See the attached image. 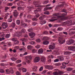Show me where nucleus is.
<instances>
[{
    "label": "nucleus",
    "instance_id": "1",
    "mask_svg": "<svg viewBox=\"0 0 75 75\" xmlns=\"http://www.w3.org/2000/svg\"><path fill=\"white\" fill-rule=\"evenodd\" d=\"M55 44L54 43H52V45H49V48L50 50H54L55 48Z\"/></svg>",
    "mask_w": 75,
    "mask_h": 75
},
{
    "label": "nucleus",
    "instance_id": "2",
    "mask_svg": "<svg viewBox=\"0 0 75 75\" xmlns=\"http://www.w3.org/2000/svg\"><path fill=\"white\" fill-rule=\"evenodd\" d=\"M66 9L67 10H66V13H71V11H72V9H71V8L69 6H68V4H67V5H66Z\"/></svg>",
    "mask_w": 75,
    "mask_h": 75
},
{
    "label": "nucleus",
    "instance_id": "3",
    "mask_svg": "<svg viewBox=\"0 0 75 75\" xmlns=\"http://www.w3.org/2000/svg\"><path fill=\"white\" fill-rule=\"evenodd\" d=\"M68 50L72 51H75V46H70L68 47Z\"/></svg>",
    "mask_w": 75,
    "mask_h": 75
},
{
    "label": "nucleus",
    "instance_id": "4",
    "mask_svg": "<svg viewBox=\"0 0 75 75\" xmlns=\"http://www.w3.org/2000/svg\"><path fill=\"white\" fill-rule=\"evenodd\" d=\"M1 26H2V28L3 29H6V28H7V27H8L7 24L6 23L4 22L2 23Z\"/></svg>",
    "mask_w": 75,
    "mask_h": 75
},
{
    "label": "nucleus",
    "instance_id": "5",
    "mask_svg": "<svg viewBox=\"0 0 75 75\" xmlns=\"http://www.w3.org/2000/svg\"><path fill=\"white\" fill-rule=\"evenodd\" d=\"M40 60V58L39 57H36L34 59V62L35 63L38 62Z\"/></svg>",
    "mask_w": 75,
    "mask_h": 75
},
{
    "label": "nucleus",
    "instance_id": "6",
    "mask_svg": "<svg viewBox=\"0 0 75 75\" xmlns=\"http://www.w3.org/2000/svg\"><path fill=\"white\" fill-rule=\"evenodd\" d=\"M29 35L30 37L31 38H33L35 36V34L34 33L32 32L29 33Z\"/></svg>",
    "mask_w": 75,
    "mask_h": 75
},
{
    "label": "nucleus",
    "instance_id": "7",
    "mask_svg": "<svg viewBox=\"0 0 75 75\" xmlns=\"http://www.w3.org/2000/svg\"><path fill=\"white\" fill-rule=\"evenodd\" d=\"M18 12L16 11H15L13 12V16L15 18H17V17L18 16Z\"/></svg>",
    "mask_w": 75,
    "mask_h": 75
},
{
    "label": "nucleus",
    "instance_id": "8",
    "mask_svg": "<svg viewBox=\"0 0 75 75\" xmlns=\"http://www.w3.org/2000/svg\"><path fill=\"white\" fill-rule=\"evenodd\" d=\"M15 35L16 36V37H20V36H21V35H22V32H17L15 34Z\"/></svg>",
    "mask_w": 75,
    "mask_h": 75
},
{
    "label": "nucleus",
    "instance_id": "9",
    "mask_svg": "<svg viewBox=\"0 0 75 75\" xmlns=\"http://www.w3.org/2000/svg\"><path fill=\"white\" fill-rule=\"evenodd\" d=\"M45 68H46V69H53V67L49 65H45Z\"/></svg>",
    "mask_w": 75,
    "mask_h": 75
},
{
    "label": "nucleus",
    "instance_id": "10",
    "mask_svg": "<svg viewBox=\"0 0 75 75\" xmlns=\"http://www.w3.org/2000/svg\"><path fill=\"white\" fill-rule=\"evenodd\" d=\"M40 60L42 62H45L46 61V59L45 58V57L42 56L40 58Z\"/></svg>",
    "mask_w": 75,
    "mask_h": 75
},
{
    "label": "nucleus",
    "instance_id": "11",
    "mask_svg": "<svg viewBox=\"0 0 75 75\" xmlns=\"http://www.w3.org/2000/svg\"><path fill=\"white\" fill-rule=\"evenodd\" d=\"M58 41V42H60L61 40H62V39H64V36L63 35H61V36L59 37Z\"/></svg>",
    "mask_w": 75,
    "mask_h": 75
},
{
    "label": "nucleus",
    "instance_id": "12",
    "mask_svg": "<svg viewBox=\"0 0 75 75\" xmlns=\"http://www.w3.org/2000/svg\"><path fill=\"white\" fill-rule=\"evenodd\" d=\"M66 63H63L62 64V66L61 67V69H62L63 68L64 69L66 67Z\"/></svg>",
    "mask_w": 75,
    "mask_h": 75
},
{
    "label": "nucleus",
    "instance_id": "13",
    "mask_svg": "<svg viewBox=\"0 0 75 75\" xmlns=\"http://www.w3.org/2000/svg\"><path fill=\"white\" fill-rule=\"evenodd\" d=\"M50 40L49 38L45 36L44 37L42 38V40L44 41H47V40Z\"/></svg>",
    "mask_w": 75,
    "mask_h": 75
},
{
    "label": "nucleus",
    "instance_id": "14",
    "mask_svg": "<svg viewBox=\"0 0 75 75\" xmlns=\"http://www.w3.org/2000/svg\"><path fill=\"white\" fill-rule=\"evenodd\" d=\"M39 11H40V8H38L36 10L34 11V13L35 14H37L38 12H39Z\"/></svg>",
    "mask_w": 75,
    "mask_h": 75
},
{
    "label": "nucleus",
    "instance_id": "15",
    "mask_svg": "<svg viewBox=\"0 0 75 75\" xmlns=\"http://www.w3.org/2000/svg\"><path fill=\"white\" fill-rule=\"evenodd\" d=\"M21 25L22 27H26L27 25L26 24L24 23L23 21L21 22Z\"/></svg>",
    "mask_w": 75,
    "mask_h": 75
},
{
    "label": "nucleus",
    "instance_id": "16",
    "mask_svg": "<svg viewBox=\"0 0 75 75\" xmlns=\"http://www.w3.org/2000/svg\"><path fill=\"white\" fill-rule=\"evenodd\" d=\"M49 42L47 40H45L43 42V44L44 45H48L49 44Z\"/></svg>",
    "mask_w": 75,
    "mask_h": 75
},
{
    "label": "nucleus",
    "instance_id": "17",
    "mask_svg": "<svg viewBox=\"0 0 75 75\" xmlns=\"http://www.w3.org/2000/svg\"><path fill=\"white\" fill-rule=\"evenodd\" d=\"M58 58L59 59L60 61H63L64 59V57L62 56H59L58 57Z\"/></svg>",
    "mask_w": 75,
    "mask_h": 75
},
{
    "label": "nucleus",
    "instance_id": "18",
    "mask_svg": "<svg viewBox=\"0 0 75 75\" xmlns=\"http://www.w3.org/2000/svg\"><path fill=\"white\" fill-rule=\"evenodd\" d=\"M65 42V40L64 39V40H61V41L59 42V43L60 44H63L64 42Z\"/></svg>",
    "mask_w": 75,
    "mask_h": 75
},
{
    "label": "nucleus",
    "instance_id": "19",
    "mask_svg": "<svg viewBox=\"0 0 75 75\" xmlns=\"http://www.w3.org/2000/svg\"><path fill=\"white\" fill-rule=\"evenodd\" d=\"M38 52L39 54H42L43 52V51H42V49H39L38 51Z\"/></svg>",
    "mask_w": 75,
    "mask_h": 75
},
{
    "label": "nucleus",
    "instance_id": "20",
    "mask_svg": "<svg viewBox=\"0 0 75 75\" xmlns=\"http://www.w3.org/2000/svg\"><path fill=\"white\" fill-rule=\"evenodd\" d=\"M46 23V21H43L40 22V24H41V25H43V24H45Z\"/></svg>",
    "mask_w": 75,
    "mask_h": 75
},
{
    "label": "nucleus",
    "instance_id": "21",
    "mask_svg": "<svg viewBox=\"0 0 75 75\" xmlns=\"http://www.w3.org/2000/svg\"><path fill=\"white\" fill-rule=\"evenodd\" d=\"M26 59H32V57L30 56H29L26 57Z\"/></svg>",
    "mask_w": 75,
    "mask_h": 75
},
{
    "label": "nucleus",
    "instance_id": "22",
    "mask_svg": "<svg viewBox=\"0 0 75 75\" xmlns=\"http://www.w3.org/2000/svg\"><path fill=\"white\" fill-rule=\"evenodd\" d=\"M72 70H73V68H68L67 69V71H71Z\"/></svg>",
    "mask_w": 75,
    "mask_h": 75
},
{
    "label": "nucleus",
    "instance_id": "23",
    "mask_svg": "<svg viewBox=\"0 0 75 75\" xmlns=\"http://www.w3.org/2000/svg\"><path fill=\"white\" fill-rule=\"evenodd\" d=\"M16 25L15 23H14V22H13L11 24V26L13 28H14V27L16 26Z\"/></svg>",
    "mask_w": 75,
    "mask_h": 75
},
{
    "label": "nucleus",
    "instance_id": "24",
    "mask_svg": "<svg viewBox=\"0 0 75 75\" xmlns=\"http://www.w3.org/2000/svg\"><path fill=\"white\" fill-rule=\"evenodd\" d=\"M43 34H45V35H47L48 34V31H45L43 32Z\"/></svg>",
    "mask_w": 75,
    "mask_h": 75
},
{
    "label": "nucleus",
    "instance_id": "25",
    "mask_svg": "<svg viewBox=\"0 0 75 75\" xmlns=\"http://www.w3.org/2000/svg\"><path fill=\"white\" fill-rule=\"evenodd\" d=\"M28 50H31L32 48H33V46L31 45H28L27 47Z\"/></svg>",
    "mask_w": 75,
    "mask_h": 75
},
{
    "label": "nucleus",
    "instance_id": "26",
    "mask_svg": "<svg viewBox=\"0 0 75 75\" xmlns=\"http://www.w3.org/2000/svg\"><path fill=\"white\" fill-rule=\"evenodd\" d=\"M16 23L18 25H20V20H17L16 21Z\"/></svg>",
    "mask_w": 75,
    "mask_h": 75
},
{
    "label": "nucleus",
    "instance_id": "27",
    "mask_svg": "<svg viewBox=\"0 0 75 75\" xmlns=\"http://www.w3.org/2000/svg\"><path fill=\"white\" fill-rule=\"evenodd\" d=\"M11 60L13 61H15L16 60H17V58L14 57H12L11 58Z\"/></svg>",
    "mask_w": 75,
    "mask_h": 75
},
{
    "label": "nucleus",
    "instance_id": "28",
    "mask_svg": "<svg viewBox=\"0 0 75 75\" xmlns=\"http://www.w3.org/2000/svg\"><path fill=\"white\" fill-rule=\"evenodd\" d=\"M28 32H33V28L29 29L28 30Z\"/></svg>",
    "mask_w": 75,
    "mask_h": 75
},
{
    "label": "nucleus",
    "instance_id": "29",
    "mask_svg": "<svg viewBox=\"0 0 75 75\" xmlns=\"http://www.w3.org/2000/svg\"><path fill=\"white\" fill-rule=\"evenodd\" d=\"M62 30H63V28L61 27H59L57 28V31H62Z\"/></svg>",
    "mask_w": 75,
    "mask_h": 75
},
{
    "label": "nucleus",
    "instance_id": "30",
    "mask_svg": "<svg viewBox=\"0 0 75 75\" xmlns=\"http://www.w3.org/2000/svg\"><path fill=\"white\" fill-rule=\"evenodd\" d=\"M71 23V21L70 20L67 21L66 22V24H69Z\"/></svg>",
    "mask_w": 75,
    "mask_h": 75
},
{
    "label": "nucleus",
    "instance_id": "31",
    "mask_svg": "<svg viewBox=\"0 0 75 75\" xmlns=\"http://www.w3.org/2000/svg\"><path fill=\"white\" fill-rule=\"evenodd\" d=\"M10 34H7L5 35V38H8L9 37H10Z\"/></svg>",
    "mask_w": 75,
    "mask_h": 75
},
{
    "label": "nucleus",
    "instance_id": "32",
    "mask_svg": "<svg viewBox=\"0 0 75 75\" xmlns=\"http://www.w3.org/2000/svg\"><path fill=\"white\" fill-rule=\"evenodd\" d=\"M23 7H18V10L19 11H20V10H23Z\"/></svg>",
    "mask_w": 75,
    "mask_h": 75
},
{
    "label": "nucleus",
    "instance_id": "33",
    "mask_svg": "<svg viewBox=\"0 0 75 75\" xmlns=\"http://www.w3.org/2000/svg\"><path fill=\"white\" fill-rule=\"evenodd\" d=\"M22 71L23 72H26V71H27V69H26L23 68L22 69Z\"/></svg>",
    "mask_w": 75,
    "mask_h": 75
},
{
    "label": "nucleus",
    "instance_id": "34",
    "mask_svg": "<svg viewBox=\"0 0 75 75\" xmlns=\"http://www.w3.org/2000/svg\"><path fill=\"white\" fill-rule=\"evenodd\" d=\"M44 14L46 15H49L50 14V13L49 11H46L44 13Z\"/></svg>",
    "mask_w": 75,
    "mask_h": 75
},
{
    "label": "nucleus",
    "instance_id": "35",
    "mask_svg": "<svg viewBox=\"0 0 75 75\" xmlns=\"http://www.w3.org/2000/svg\"><path fill=\"white\" fill-rule=\"evenodd\" d=\"M25 60L27 63L28 64H30V60L29 59H25Z\"/></svg>",
    "mask_w": 75,
    "mask_h": 75
},
{
    "label": "nucleus",
    "instance_id": "36",
    "mask_svg": "<svg viewBox=\"0 0 75 75\" xmlns=\"http://www.w3.org/2000/svg\"><path fill=\"white\" fill-rule=\"evenodd\" d=\"M67 44L68 45H70V44H71V41H67Z\"/></svg>",
    "mask_w": 75,
    "mask_h": 75
},
{
    "label": "nucleus",
    "instance_id": "37",
    "mask_svg": "<svg viewBox=\"0 0 75 75\" xmlns=\"http://www.w3.org/2000/svg\"><path fill=\"white\" fill-rule=\"evenodd\" d=\"M61 65V63H58L55 64V66H59Z\"/></svg>",
    "mask_w": 75,
    "mask_h": 75
},
{
    "label": "nucleus",
    "instance_id": "38",
    "mask_svg": "<svg viewBox=\"0 0 75 75\" xmlns=\"http://www.w3.org/2000/svg\"><path fill=\"white\" fill-rule=\"evenodd\" d=\"M21 62V60H18L16 62V64H18V63H20Z\"/></svg>",
    "mask_w": 75,
    "mask_h": 75
},
{
    "label": "nucleus",
    "instance_id": "39",
    "mask_svg": "<svg viewBox=\"0 0 75 75\" xmlns=\"http://www.w3.org/2000/svg\"><path fill=\"white\" fill-rule=\"evenodd\" d=\"M24 20L25 21V22H26V23H30V20H28L26 18L24 19Z\"/></svg>",
    "mask_w": 75,
    "mask_h": 75
},
{
    "label": "nucleus",
    "instance_id": "40",
    "mask_svg": "<svg viewBox=\"0 0 75 75\" xmlns=\"http://www.w3.org/2000/svg\"><path fill=\"white\" fill-rule=\"evenodd\" d=\"M64 74V72H62V71H59L58 73V75H61L62 74Z\"/></svg>",
    "mask_w": 75,
    "mask_h": 75
},
{
    "label": "nucleus",
    "instance_id": "41",
    "mask_svg": "<svg viewBox=\"0 0 75 75\" xmlns=\"http://www.w3.org/2000/svg\"><path fill=\"white\" fill-rule=\"evenodd\" d=\"M12 40L13 41H14L15 42L16 41H18L17 40V38H13L12 39Z\"/></svg>",
    "mask_w": 75,
    "mask_h": 75
},
{
    "label": "nucleus",
    "instance_id": "42",
    "mask_svg": "<svg viewBox=\"0 0 75 75\" xmlns=\"http://www.w3.org/2000/svg\"><path fill=\"white\" fill-rule=\"evenodd\" d=\"M32 20L33 21H37L38 20V19L36 18H32Z\"/></svg>",
    "mask_w": 75,
    "mask_h": 75
},
{
    "label": "nucleus",
    "instance_id": "43",
    "mask_svg": "<svg viewBox=\"0 0 75 75\" xmlns=\"http://www.w3.org/2000/svg\"><path fill=\"white\" fill-rule=\"evenodd\" d=\"M53 74L54 75H58V73L57 72H53Z\"/></svg>",
    "mask_w": 75,
    "mask_h": 75
},
{
    "label": "nucleus",
    "instance_id": "44",
    "mask_svg": "<svg viewBox=\"0 0 75 75\" xmlns=\"http://www.w3.org/2000/svg\"><path fill=\"white\" fill-rule=\"evenodd\" d=\"M36 41L37 42H40L41 40L40 39H38L36 40Z\"/></svg>",
    "mask_w": 75,
    "mask_h": 75
},
{
    "label": "nucleus",
    "instance_id": "45",
    "mask_svg": "<svg viewBox=\"0 0 75 75\" xmlns=\"http://www.w3.org/2000/svg\"><path fill=\"white\" fill-rule=\"evenodd\" d=\"M0 72H1V73H4V69H0Z\"/></svg>",
    "mask_w": 75,
    "mask_h": 75
},
{
    "label": "nucleus",
    "instance_id": "46",
    "mask_svg": "<svg viewBox=\"0 0 75 75\" xmlns=\"http://www.w3.org/2000/svg\"><path fill=\"white\" fill-rule=\"evenodd\" d=\"M43 67H41L39 69V71H41L43 70Z\"/></svg>",
    "mask_w": 75,
    "mask_h": 75
},
{
    "label": "nucleus",
    "instance_id": "47",
    "mask_svg": "<svg viewBox=\"0 0 75 75\" xmlns=\"http://www.w3.org/2000/svg\"><path fill=\"white\" fill-rule=\"evenodd\" d=\"M30 44H31L32 45H34V44H35V42L33 41L30 42H29Z\"/></svg>",
    "mask_w": 75,
    "mask_h": 75
},
{
    "label": "nucleus",
    "instance_id": "48",
    "mask_svg": "<svg viewBox=\"0 0 75 75\" xmlns=\"http://www.w3.org/2000/svg\"><path fill=\"white\" fill-rule=\"evenodd\" d=\"M39 20H42L44 19V18H43L42 16H41L39 18Z\"/></svg>",
    "mask_w": 75,
    "mask_h": 75
},
{
    "label": "nucleus",
    "instance_id": "49",
    "mask_svg": "<svg viewBox=\"0 0 75 75\" xmlns=\"http://www.w3.org/2000/svg\"><path fill=\"white\" fill-rule=\"evenodd\" d=\"M5 40V38L4 37L2 38H0V41H3V40Z\"/></svg>",
    "mask_w": 75,
    "mask_h": 75
},
{
    "label": "nucleus",
    "instance_id": "50",
    "mask_svg": "<svg viewBox=\"0 0 75 75\" xmlns=\"http://www.w3.org/2000/svg\"><path fill=\"white\" fill-rule=\"evenodd\" d=\"M0 65H1V66L3 67L4 66H5V65H6V64H4V63H1L0 64Z\"/></svg>",
    "mask_w": 75,
    "mask_h": 75
},
{
    "label": "nucleus",
    "instance_id": "51",
    "mask_svg": "<svg viewBox=\"0 0 75 75\" xmlns=\"http://www.w3.org/2000/svg\"><path fill=\"white\" fill-rule=\"evenodd\" d=\"M57 20V19H50V21L51 22H53V21H54L55 20Z\"/></svg>",
    "mask_w": 75,
    "mask_h": 75
},
{
    "label": "nucleus",
    "instance_id": "52",
    "mask_svg": "<svg viewBox=\"0 0 75 75\" xmlns=\"http://www.w3.org/2000/svg\"><path fill=\"white\" fill-rule=\"evenodd\" d=\"M71 54V53L69 52H66V55H69Z\"/></svg>",
    "mask_w": 75,
    "mask_h": 75
},
{
    "label": "nucleus",
    "instance_id": "53",
    "mask_svg": "<svg viewBox=\"0 0 75 75\" xmlns=\"http://www.w3.org/2000/svg\"><path fill=\"white\" fill-rule=\"evenodd\" d=\"M37 69V67L36 66H35L33 68V70L35 69V70H36Z\"/></svg>",
    "mask_w": 75,
    "mask_h": 75
},
{
    "label": "nucleus",
    "instance_id": "54",
    "mask_svg": "<svg viewBox=\"0 0 75 75\" xmlns=\"http://www.w3.org/2000/svg\"><path fill=\"white\" fill-rule=\"evenodd\" d=\"M16 74L17 75H21V74L20 72L18 71H17L16 72Z\"/></svg>",
    "mask_w": 75,
    "mask_h": 75
},
{
    "label": "nucleus",
    "instance_id": "55",
    "mask_svg": "<svg viewBox=\"0 0 75 75\" xmlns=\"http://www.w3.org/2000/svg\"><path fill=\"white\" fill-rule=\"evenodd\" d=\"M40 16V15L39 14H36L35 15V17H36L37 18H38V17H39V16Z\"/></svg>",
    "mask_w": 75,
    "mask_h": 75
},
{
    "label": "nucleus",
    "instance_id": "56",
    "mask_svg": "<svg viewBox=\"0 0 75 75\" xmlns=\"http://www.w3.org/2000/svg\"><path fill=\"white\" fill-rule=\"evenodd\" d=\"M59 61V59H56L54 60V62H58Z\"/></svg>",
    "mask_w": 75,
    "mask_h": 75
},
{
    "label": "nucleus",
    "instance_id": "57",
    "mask_svg": "<svg viewBox=\"0 0 75 75\" xmlns=\"http://www.w3.org/2000/svg\"><path fill=\"white\" fill-rule=\"evenodd\" d=\"M23 33H25V29H23L22 30Z\"/></svg>",
    "mask_w": 75,
    "mask_h": 75
},
{
    "label": "nucleus",
    "instance_id": "58",
    "mask_svg": "<svg viewBox=\"0 0 75 75\" xmlns=\"http://www.w3.org/2000/svg\"><path fill=\"white\" fill-rule=\"evenodd\" d=\"M45 73H46V71L44 70L42 72V74H45Z\"/></svg>",
    "mask_w": 75,
    "mask_h": 75
},
{
    "label": "nucleus",
    "instance_id": "59",
    "mask_svg": "<svg viewBox=\"0 0 75 75\" xmlns=\"http://www.w3.org/2000/svg\"><path fill=\"white\" fill-rule=\"evenodd\" d=\"M32 52L33 53H35V52H36V50H35V49H33L32 50Z\"/></svg>",
    "mask_w": 75,
    "mask_h": 75
},
{
    "label": "nucleus",
    "instance_id": "60",
    "mask_svg": "<svg viewBox=\"0 0 75 75\" xmlns=\"http://www.w3.org/2000/svg\"><path fill=\"white\" fill-rule=\"evenodd\" d=\"M27 17L28 18H31V16L30 15H28Z\"/></svg>",
    "mask_w": 75,
    "mask_h": 75
},
{
    "label": "nucleus",
    "instance_id": "61",
    "mask_svg": "<svg viewBox=\"0 0 75 75\" xmlns=\"http://www.w3.org/2000/svg\"><path fill=\"white\" fill-rule=\"evenodd\" d=\"M70 42L71 43H74V42H75V41H74V40H71V41H70Z\"/></svg>",
    "mask_w": 75,
    "mask_h": 75
},
{
    "label": "nucleus",
    "instance_id": "62",
    "mask_svg": "<svg viewBox=\"0 0 75 75\" xmlns=\"http://www.w3.org/2000/svg\"><path fill=\"white\" fill-rule=\"evenodd\" d=\"M8 9H9V8L8 7H6L5 8V11H7V10H8Z\"/></svg>",
    "mask_w": 75,
    "mask_h": 75
},
{
    "label": "nucleus",
    "instance_id": "63",
    "mask_svg": "<svg viewBox=\"0 0 75 75\" xmlns=\"http://www.w3.org/2000/svg\"><path fill=\"white\" fill-rule=\"evenodd\" d=\"M21 41H25V38H23V39H21Z\"/></svg>",
    "mask_w": 75,
    "mask_h": 75
},
{
    "label": "nucleus",
    "instance_id": "64",
    "mask_svg": "<svg viewBox=\"0 0 75 75\" xmlns=\"http://www.w3.org/2000/svg\"><path fill=\"white\" fill-rule=\"evenodd\" d=\"M16 8V6H13L11 7V8Z\"/></svg>",
    "mask_w": 75,
    "mask_h": 75
}]
</instances>
